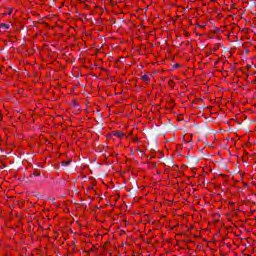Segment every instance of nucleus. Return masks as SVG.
<instances>
[{"instance_id":"obj_2","label":"nucleus","mask_w":256,"mask_h":256,"mask_svg":"<svg viewBox=\"0 0 256 256\" xmlns=\"http://www.w3.org/2000/svg\"><path fill=\"white\" fill-rule=\"evenodd\" d=\"M142 81H144L145 83H149V75L147 74H144L142 77H141Z\"/></svg>"},{"instance_id":"obj_13","label":"nucleus","mask_w":256,"mask_h":256,"mask_svg":"<svg viewBox=\"0 0 256 256\" xmlns=\"http://www.w3.org/2000/svg\"><path fill=\"white\" fill-rule=\"evenodd\" d=\"M0 121H1V114H0Z\"/></svg>"},{"instance_id":"obj_11","label":"nucleus","mask_w":256,"mask_h":256,"mask_svg":"<svg viewBox=\"0 0 256 256\" xmlns=\"http://www.w3.org/2000/svg\"><path fill=\"white\" fill-rule=\"evenodd\" d=\"M220 30L218 29V30H216V32H219Z\"/></svg>"},{"instance_id":"obj_12","label":"nucleus","mask_w":256,"mask_h":256,"mask_svg":"<svg viewBox=\"0 0 256 256\" xmlns=\"http://www.w3.org/2000/svg\"><path fill=\"white\" fill-rule=\"evenodd\" d=\"M220 30L218 29V30H216V32H219Z\"/></svg>"},{"instance_id":"obj_6","label":"nucleus","mask_w":256,"mask_h":256,"mask_svg":"<svg viewBox=\"0 0 256 256\" xmlns=\"http://www.w3.org/2000/svg\"><path fill=\"white\" fill-rule=\"evenodd\" d=\"M114 135L115 137H123V134H121L120 132H115Z\"/></svg>"},{"instance_id":"obj_8","label":"nucleus","mask_w":256,"mask_h":256,"mask_svg":"<svg viewBox=\"0 0 256 256\" xmlns=\"http://www.w3.org/2000/svg\"><path fill=\"white\" fill-rule=\"evenodd\" d=\"M8 15H11V11H8Z\"/></svg>"},{"instance_id":"obj_7","label":"nucleus","mask_w":256,"mask_h":256,"mask_svg":"<svg viewBox=\"0 0 256 256\" xmlns=\"http://www.w3.org/2000/svg\"><path fill=\"white\" fill-rule=\"evenodd\" d=\"M169 85H170V87L173 85V80H169Z\"/></svg>"},{"instance_id":"obj_10","label":"nucleus","mask_w":256,"mask_h":256,"mask_svg":"<svg viewBox=\"0 0 256 256\" xmlns=\"http://www.w3.org/2000/svg\"><path fill=\"white\" fill-rule=\"evenodd\" d=\"M246 53H249V50H246Z\"/></svg>"},{"instance_id":"obj_4","label":"nucleus","mask_w":256,"mask_h":256,"mask_svg":"<svg viewBox=\"0 0 256 256\" xmlns=\"http://www.w3.org/2000/svg\"><path fill=\"white\" fill-rule=\"evenodd\" d=\"M190 161L192 163H199V159L195 158V157H189Z\"/></svg>"},{"instance_id":"obj_1","label":"nucleus","mask_w":256,"mask_h":256,"mask_svg":"<svg viewBox=\"0 0 256 256\" xmlns=\"http://www.w3.org/2000/svg\"><path fill=\"white\" fill-rule=\"evenodd\" d=\"M62 167H69V165H71V160L68 161H62L61 162Z\"/></svg>"},{"instance_id":"obj_5","label":"nucleus","mask_w":256,"mask_h":256,"mask_svg":"<svg viewBox=\"0 0 256 256\" xmlns=\"http://www.w3.org/2000/svg\"><path fill=\"white\" fill-rule=\"evenodd\" d=\"M40 175V172H34L33 174L30 175V177H39Z\"/></svg>"},{"instance_id":"obj_3","label":"nucleus","mask_w":256,"mask_h":256,"mask_svg":"<svg viewBox=\"0 0 256 256\" xmlns=\"http://www.w3.org/2000/svg\"><path fill=\"white\" fill-rule=\"evenodd\" d=\"M9 27H10L9 24L0 23V28H1V29H6V30H7V29H9Z\"/></svg>"},{"instance_id":"obj_9","label":"nucleus","mask_w":256,"mask_h":256,"mask_svg":"<svg viewBox=\"0 0 256 256\" xmlns=\"http://www.w3.org/2000/svg\"><path fill=\"white\" fill-rule=\"evenodd\" d=\"M175 67H179V64H175Z\"/></svg>"}]
</instances>
